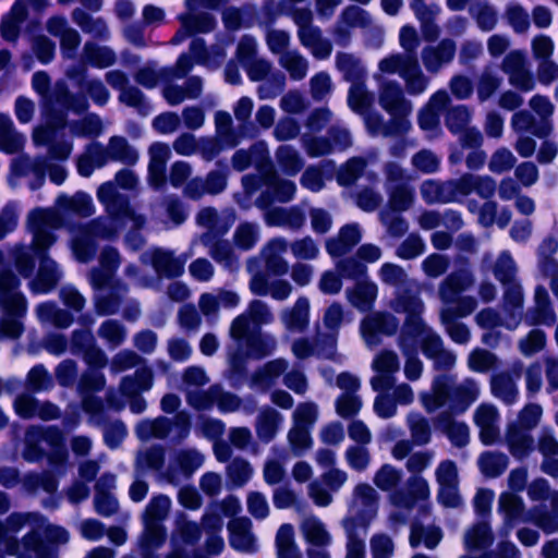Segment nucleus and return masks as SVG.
I'll return each mask as SVG.
<instances>
[{"label": "nucleus", "mask_w": 558, "mask_h": 558, "mask_svg": "<svg viewBox=\"0 0 558 558\" xmlns=\"http://www.w3.org/2000/svg\"><path fill=\"white\" fill-rule=\"evenodd\" d=\"M480 385L473 378L454 381L450 375L434 377L429 391L418 395L420 402L427 413H433L448 404L450 412L464 413L480 397Z\"/></svg>", "instance_id": "nucleus-5"}, {"label": "nucleus", "mask_w": 558, "mask_h": 558, "mask_svg": "<svg viewBox=\"0 0 558 558\" xmlns=\"http://www.w3.org/2000/svg\"><path fill=\"white\" fill-rule=\"evenodd\" d=\"M379 495L369 484H357L352 493V500L348 513L342 520V526L360 529L366 534L369 524L378 513Z\"/></svg>", "instance_id": "nucleus-15"}, {"label": "nucleus", "mask_w": 558, "mask_h": 558, "mask_svg": "<svg viewBox=\"0 0 558 558\" xmlns=\"http://www.w3.org/2000/svg\"><path fill=\"white\" fill-rule=\"evenodd\" d=\"M97 198L105 206L107 217H99L72 231L71 250L76 260L87 263L96 251V240H110L131 223L140 229L145 218L132 208L126 196L119 193L113 182H105L98 187Z\"/></svg>", "instance_id": "nucleus-3"}, {"label": "nucleus", "mask_w": 558, "mask_h": 558, "mask_svg": "<svg viewBox=\"0 0 558 558\" xmlns=\"http://www.w3.org/2000/svg\"><path fill=\"white\" fill-rule=\"evenodd\" d=\"M242 185L248 196L255 193L262 185L266 186V191L255 202L256 206L260 209H266L275 201L280 203L291 201L296 191L294 182L280 178L271 163L260 178L253 174L244 175L242 178Z\"/></svg>", "instance_id": "nucleus-11"}, {"label": "nucleus", "mask_w": 558, "mask_h": 558, "mask_svg": "<svg viewBox=\"0 0 558 558\" xmlns=\"http://www.w3.org/2000/svg\"><path fill=\"white\" fill-rule=\"evenodd\" d=\"M230 532V545L239 551L254 553L257 543L252 533V522L247 518L233 519L228 524Z\"/></svg>", "instance_id": "nucleus-41"}, {"label": "nucleus", "mask_w": 558, "mask_h": 558, "mask_svg": "<svg viewBox=\"0 0 558 558\" xmlns=\"http://www.w3.org/2000/svg\"><path fill=\"white\" fill-rule=\"evenodd\" d=\"M505 442L510 453L519 460L526 458L534 448V440L529 430L519 427L517 423L508 425Z\"/></svg>", "instance_id": "nucleus-47"}, {"label": "nucleus", "mask_w": 558, "mask_h": 558, "mask_svg": "<svg viewBox=\"0 0 558 558\" xmlns=\"http://www.w3.org/2000/svg\"><path fill=\"white\" fill-rule=\"evenodd\" d=\"M15 413L23 418L39 417L44 421L58 418L60 411L50 402H39L33 396L24 393L14 401Z\"/></svg>", "instance_id": "nucleus-35"}, {"label": "nucleus", "mask_w": 558, "mask_h": 558, "mask_svg": "<svg viewBox=\"0 0 558 558\" xmlns=\"http://www.w3.org/2000/svg\"><path fill=\"white\" fill-rule=\"evenodd\" d=\"M456 50V43L449 38L440 40L437 45L424 47L421 51V60L425 70L430 74L438 73L453 60Z\"/></svg>", "instance_id": "nucleus-30"}, {"label": "nucleus", "mask_w": 558, "mask_h": 558, "mask_svg": "<svg viewBox=\"0 0 558 558\" xmlns=\"http://www.w3.org/2000/svg\"><path fill=\"white\" fill-rule=\"evenodd\" d=\"M345 319L343 306L339 303L329 305L324 314V325L330 330L329 335L323 336L324 341L328 343V351L323 352L324 355L332 357L336 352L337 335L340 326Z\"/></svg>", "instance_id": "nucleus-50"}, {"label": "nucleus", "mask_w": 558, "mask_h": 558, "mask_svg": "<svg viewBox=\"0 0 558 558\" xmlns=\"http://www.w3.org/2000/svg\"><path fill=\"white\" fill-rule=\"evenodd\" d=\"M464 548L466 550L483 549L492 545L493 533L486 520L473 524L464 533Z\"/></svg>", "instance_id": "nucleus-59"}, {"label": "nucleus", "mask_w": 558, "mask_h": 558, "mask_svg": "<svg viewBox=\"0 0 558 558\" xmlns=\"http://www.w3.org/2000/svg\"><path fill=\"white\" fill-rule=\"evenodd\" d=\"M475 425L480 429V439L486 445H493L499 438L500 414L492 403H481L473 415Z\"/></svg>", "instance_id": "nucleus-32"}, {"label": "nucleus", "mask_w": 558, "mask_h": 558, "mask_svg": "<svg viewBox=\"0 0 558 558\" xmlns=\"http://www.w3.org/2000/svg\"><path fill=\"white\" fill-rule=\"evenodd\" d=\"M284 418L277 410L265 407L258 412L255 422V432L262 442H270L280 430Z\"/></svg>", "instance_id": "nucleus-46"}, {"label": "nucleus", "mask_w": 558, "mask_h": 558, "mask_svg": "<svg viewBox=\"0 0 558 558\" xmlns=\"http://www.w3.org/2000/svg\"><path fill=\"white\" fill-rule=\"evenodd\" d=\"M524 504L520 497L512 493H502L499 497V511L505 517V533L509 534L515 521L521 519Z\"/></svg>", "instance_id": "nucleus-62"}, {"label": "nucleus", "mask_w": 558, "mask_h": 558, "mask_svg": "<svg viewBox=\"0 0 558 558\" xmlns=\"http://www.w3.org/2000/svg\"><path fill=\"white\" fill-rule=\"evenodd\" d=\"M26 138L14 129L10 116L0 113V148L5 153H16L24 147Z\"/></svg>", "instance_id": "nucleus-58"}, {"label": "nucleus", "mask_w": 558, "mask_h": 558, "mask_svg": "<svg viewBox=\"0 0 558 558\" xmlns=\"http://www.w3.org/2000/svg\"><path fill=\"white\" fill-rule=\"evenodd\" d=\"M362 239V231L359 225L349 223L343 226L336 238L326 242V251L332 257H339L348 253Z\"/></svg>", "instance_id": "nucleus-43"}, {"label": "nucleus", "mask_w": 558, "mask_h": 558, "mask_svg": "<svg viewBox=\"0 0 558 558\" xmlns=\"http://www.w3.org/2000/svg\"><path fill=\"white\" fill-rule=\"evenodd\" d=\"M449 101L448 93L440 89L432 95L427 105L420 111L418 125L429 138L437 136L440 132L439 112L447 107Z\"/></svg>", "instance_id": "nucleus-31"}, {"label": "nucleus", "mask_w": 558, "mask_h": 558, "mask_svg": "<svg viewBox=\"0 0 558 558\" xmlns=\"http://www.w3.org/2000/svg\"><path fill=\"white\" fill-rule=\"evenodd\" d=\"M407 489L408 494L402 490L391 493L389 501L396 507L409 509L413 507L415 501L427 500L430 495L427 481L420 475L409 477Z\"/></svg>", "instance_id": "nucleus-37"}, {"label": "nucleus", "mask_w": 558, "mask_h": 558, "mask_svg": "<svg viewBox=\"0 0 558 558\" xmlns=\"http://www.w3.org/2000/svg\"><path fill=\"white\" fill-rule=\"evenodd\" d=\"M556 318L547 290L544 287H537L534 293V306L524 315L525 324L529 326H551Z\"/></svg>", "instance_id": "nucleus-36"}, {"label": "nucleus", "mask_w": 558, "mask_h": 558, "mask_svg": "<svg viewBox=\"0 0 558 558\" xmlns=\"http://www.w3.org/2000/svg\"><path fill=\"white\" fill-rule=\"evenodd\" d=\"M275 317L269 305L260 300H253L246 310L238 315L230 325L229 337L240 338L251 329V323L256 326L269 325Z\"/></svg>", "instance_id": "nucleus-22"}, {"label": "nucleus", "mask_w": 558, "mask_h": 558, "mask_svg": "<svg viewBox=\"0 0 558 558\" xmlns=\"http://www.w3.org/2000/svg\"><path fill=\"white\" fill-rule=\"evenodd\" d=\"M250 290L259 296L270 295L276 301H284L292 293V286L283 279L268 281L265 275L256 272L250 280Z\"/></svg>", "instance_id": "nucleus-38"}, {"label": "nucleus", "mask_w": 558, "mask_h": 558, "mask_svg": "<svg viewBox=\"0 0 558 558\" xmlns=\"http://www.w3.org/2000/svg\"><path fill=\"white\" fill-rule=\"evenodd\" d=\"M417 323L415 330L424 355L434 361L437 369L452 368L456 364V355L442 348L440 337L424 324L421 316H417Z\"/></svg>", "instance_id": "nucleus-21"}, {"label": "nucleus", "mask_w": 558, "mask_h": 558, "mask_svg": "<svg viewBox=\"0 0 558 558\" xmlns=\"http://www.w3.org/2000/svg\"><path fill=\"white\" fill-rule=\"evenodd\" d=\"M270 163L269 149L265 141L254 143L248 149L236 150L231 158V165L234 170L242 172L251 165H254L259 178L269 168Z\"/></svg>", "instance_id": "nucleus-28"}, {"label": "nucleus", "mask_w": 558, "mask_h": 558, "mask_svg": "<svg viewBox=\"0 0 558 558\" xmlns=\"http://www.w3.org/2000/svg\"><path fill=\"white\" fill-rule=\"evenodd\" d=\"M190 53L194 58L195 63L208 69L219 66L226 56L225 49L221 46L214 45L208 49L202 38H194L192 40Z\"/></svg>", "instance_id": "nucleus-52"}, {"label": "nucleus", "mask_w": 558, "mask_h": 558, "mask_svg": "<svg viewBox=\"0 0 558 558\" xmlns=\"http://www.w3.org/2000/svg\"><path fill=\"white\" fill-rule=\"evenodd\" d=\"M388 75V72L378 69L373 75L378 85L379 105L390 117L409 119L412 104L404 97L401 85L395 80H389Z\"/></svg>", "instance_id": "nucleus-19"}, {"label": "nucleus", "mask_w": 558, "mask_h": 558, "mask_svg": "<svg viewBox=\"0 0 558 558\" xmlns=\"http://www.w3.org/2000/svg\"><path fill=\"white\" fill-rule=\"evenodd\" d=\"M26 17V5L21 0L15 1L11 11L3 16L0 25L1 36L8 41H14L19 36L21 23Z\"/></svg>", "instance_id": "nucleus-60"}, {"label": "nucleus", "mask_w": 558, "mask_h": 558, "mask_svg": "<svg viewBox=\"0 0 558 558\" xmlns=\"http://www.w3.org/2000/svg\"><path fill=\"white\" fill-rule=\"evenodd\" d=\"M279 169L287 175H296L304 166L300 153L291 145H280L275 153Z\"/></svg>", "instance_id": "nucleus-61"}, {"label": "nucleus", "mask_w": 558, "mask_h": 558, "mask_svg": "<svg viewBox=\"0 0 558 558\" xmlns=\"http://www.w3.org/2000/svg\"><path fill=\"white\" fill-rule=\"evenodd\" d=\"M264 219L267 226L298 230L304 225V215L298 207L272 208L266 210Z\"/></svg>", "instance_id": "nucleus-49"}, {"label": "nucleus", "mask_w": 558, "mask_h": 558, "mask_svg": "<svg viewBox=\"0 0 558 558\" xmlns=\"http://www.w3.org/2000/svg\"><path fill=\"white\" fill-rule=\"evenodd\" d=\"M44 531L49 542L64 544L69 533L61 526L47 524L36 512H13L0 520V545L16 558H56V550L39 539Z\"/></svg>", "instance_id": "nucleus-4"}, {"label": "nucleus", "mask_w": 558, "mask_h": 558, "mask_svg": "<svg viewBox=\"0 0 558 558\" xmlns=\"http://www.w3.org/2000/svg\"><path fill=\"white\" fill-rule=\"evenodd\" d=\"M85 362L93 368L83 374L78 384V390L82 395V404L85 412L97 414L101 410V401L89 397L92 392L100 391L106 385L105 376L101 372L94 368H102L107 364V357L102 350L92 344L83 352Z\"/></svg>", "instance_id": "nucleus-14"}, {"label": "nucleus", "mask_w": 558, "mask_h": 558, "mask_svg": "<svg viewBox=\"0 0 558 558\" xmlns=\"http://www.w3.org/2000/svg\"><path fill=\"white\" fill-rule=\"evenodd\" d=\"M193 68L191 58L189 54H181L174 66L165 69L161 72L156 70V63L149 62L141 68L134 75L135 81L146 87L154 88L161 76H170L181 78L185 76Z\"/></svg>", "instance_id": "nucleus-26"}, {"label": "nucleus", "mask_w": 558, "mask_h": 558, "mask_svg": "<svg viewBox=\"0 0 558 558\" xmlns=\"http://www.w3.org/2000/svg\"><path fill=\"white\" fill-rule=\"evenodd\" d=\"M502 72L508 75L509 83L522 92L534 88V81L527 68L526 53L522 50H511L502 59L500 65Z\"/></svg>", "instance_id": "nucleus-23"}, {"label": "nucleus", "mask_w": 558, "mask_h": 558, "mask_svg": "<svg viewBox=\"0 0 558 558\" xmlns=\"http://www.w3.org/2000/svg\"><path fill=\"white\" fill-rule=\"evenodd\" d=\"M19 284L11 271L0 270V338L17 339L24 331L22 319L27 313V301Z\"/></svg>", "instance_id": "nucleus-9"}, {"label": "nucleus", "mask_w": 558, "mask_h": 558, "mask_svg": "<svg viewBox=\"0 0 558 558\" xmlns=\"http://www.w3.org/2000/svg\"><path fill=\"white\" fill-rule=\"evenodd\" d=\"M436 429L444 433L456 447H464L470 441V428L464 422L456 421L452 412H441L434 420Z\"/></svg>", "instance_id": "nucleus-40"}, {"label": "nucleus", "mask_w": 558, "mask_h": 558, "mask_svg": "<svg viewBox=\"0 0 558 558\" xmlns=\"http://www.w3.org/2000/svg\"><path fill=\"white\" fill-rule=\"evenodd\" d=\"M120 264L119 252L111 246H107L100 252L99 266L93 268L89 272V282L96 290L95 307L99 315L114 314L120 307L125 288L119 287L113 290L111 286Z\"/></svg>", "instance_id": "nucleus-7"}, {"label": "nucleus", "mask_w": 558, "mask_h": 558, "mask_svg": "<svg viewBox=\"0 0 558 558\" xmlns=\"http://www.w3.org/2000/svg\"><path fill=\"white\" fill-rule=\"evenodd\" d=\"M348 302L360 312L373 308L378 295V287L371 280H361L352 288L345 290Z\"/></svg>", "instance_id": "nucleus-44"}, {"label": "nucleus", "mask_w": 558, "mask_h": 558, "mask_svg": "<svg viewBox=\"0 0 558 558\" xmlns=\"http://www.w3.org/2000/svg\"><path fill=\"white\" fill-rule=\"evenodd\" d=\"M511 125L515 132H531L539 138L547 137L553 131L550 120L536 122L534 117L525 110L518 111L512 116Z\"/></svg>", "instance_id": "nucleus-55"}, {"label": "nucleus", "mask_w": 558, "mask_h": 558, "mask_svg": "<svg viewBox=\"0 0 558 558\" xmlns=\"http://www.w3.org/2000/svg\"><path fill=\"white\" fill-rule=\"evenodd\" d=\"M68 126L74 136H98L102 123L98 116L87 114L82 120L66 122L64 119H50L34 129L33 141L36 146H48V156L31 159L23 156L12 162V171L17 175H34L29 183L32 190L39 189L45 182L46 173L52 183L60 185L66 179L63 166L73 149V144L62 137L61 132Z\"/></svg>", "instance_id": "nucleus-2"}, {"label": "nucleus", "mask_w": 558, "mask_h": 558, "mask_svg": "<svg viewBox=\"0 0 558 558\" xmlns=\"http://www.w3.org/2000/svg\"><path fill=\"white\" fill-rule=\"evenodd\" d=\"M215 405L222 414L241 411L246 415H251L255 412L256 401L251 397L246 399H241L239 396L230 391L223 390V388L220 385H218Z\"/></svg>", "instance_id": "nucleus-51"}, {"label": "nucleus", "mask_w": 558, "mask_h": 558, "mask_svg": "<svg viewBox=\"0 0 558 558\" xmlns=\"http://www.w3.org/2000/svg\"><path fill=\"white\" fill-rule=\"evenodd\" d=\"M35 314L41 325H49L56 328L65 329L71 326L73 322L72 315L60 308L53 302H43L35 308Z\"/></svg>", "instance_id": "nucleus-53"}, {"label": "nucleus", "mask_w": 558, "mask_h": 558, "mask_svg": "<svg viewBox=\"0 0 558 558\" xmlns=\"http://www.w3.org/2000/svg\"><path fill=\"white\" fill-rule=\"evenodd\" d=\"M390 307L396 313H403L407 319L400 336V348L405 356L404 375L410 381H416L421 378L423 373V362L417 357V349L420 340L416 336L417 316H421L424 311V304L420 296L397 293Z\"/></svg>", "instance_id": "nucleus-6"}, {"label": "nucleus", "mask_w": 558, "mask_h": 558, "mask_svg": "<svg viewBox=\"0 0 558 558\" xmlns=\"http://www.w3.org/2000/svg\"><path fill=\"white\" fill-rule=\"evenodd\" d=\"M143 264L151 265L160 277H178L183 272L184 262L172 252L155 247L142 254Z\"/></svg>", "instance_id": "nucleus-33"}, {"label": "nucleus", "mask_w": 558, "mask_h": 558, "mask_svg": "<svg viewBox=\"0 0 558 558\" xmlns=\"http://www.w3.org/2000/svg\"><path fill=\"white\" fill-rule=\"evenodd\" d=\"M399 326V320L391 314L374 312L367 315L360 326L361 335L368 348L379 344L381 335H392Z\"/></svg>", "instance_id": "nucleus-24"}, {"label": "nucleus", "mask_w": 558, "mask_h": 558, "mask_svg": "<svg viewBox=\"0 0 558 558\" xmlns=\"http://www.w3.org/2000/svg\"><path fill=\"white\" fill-rule=\"evenodd\" d=\"M301 44L307 48L317 59H326L330 56L332 47L328 39L323 38L318 27L312 26L298 32Z\"/></svg>", "instance_id": "nucleus-56"}, {"label": "nucleus", "mask_w": 558, "mask_h": 558, "mask_svg": "<svg viewBox=\"0 0 558 558\" xmlns=\"http://www.w3.org/2000/svg\"><path fill=\"white\" fill-rule=\"evenodd\" d=\"M114 51L107 46H98L95 43L87 41L83 48V60L92 66L105 69L116 62Z\"/></svg>", "instance_id": "nucleus-63"}, {"label": "nucleus", "mask_w": 558, "mask_h": 558, "mask_svg": "<svg viewBox=\"0 0 558 558\" xmlns=\"http://www.w3.org/2000/svg\"><path fill=\"white\" fill-rule=\"evenodd\" d=\"M474 276L469 267H461L450 272L439 284L438 294L446 307H454L459 317L470 315L476 307L473 296H461V293L474 284Z\"/></svg>", "instance_id": "nucleus-13"}, {"label": "nucleus", "mask_w": 558, "mask_h": 558, "mask_svg": "<svg viewBox=\"0 0 558 558\" xmlns=\"http://www.w3.org/2000/svg\"><path fill=\"white\" fill-rule=\"evenodd\" d=\"M230 339L233 342L228 347L229 369L225 376L232 387L238 388L247 360L262 359L271 354L277 348V340L270 333L251 329L243 337Z\"/></svg>", "instance_id": "nucleus-8"}, {"label": "nucleus", "mask_w": 558, "mask_h": 558, "mask_svg": "<svg viewBox=\"0 0 558 558\" xmlns=\"http://www.w3.org/2000/svg\"><path fill=\"white\" fill-rule=\"evenodd\" d=\"M288 460V454L284 449L272 447L270 456L266 459L263 476L268 485L280 483L286 474L284 464Z\"/></svg>", "instance_id": "nucleus-57"}, {"label": "nucleus", "mask_w": 558, "mask_h": 558, "mask_svg": "<svg viewBox=\"0 0 558 558\" xmlns=\"http://www.w3.org/2000/svg\"><path fill=\"white\" fill-rule=\"evenodd\" d=\"M338 70L345 81L351 83L348 94V105L356 113H362L371 104L373 95L365 86L367 71L363 62L351 53H338L336 56Z\"/></svg>", "instance_id": "nucleus-12"}, {"label": "nucleus", "mask_w": 558, "mask_h": 558, "mask_svg": "<svg viewBox=\"0 0 558 558\" xmlns=\"http://www.w3.org/2000/svg\"><path fill=\"white\" fill-rule=\"evenodd\" d=\"M62 214H74L89 217L95 213L93 198L84 192L74 195L60 194L56 199V208H36L29 213L27 225L33 233L31 246H16L12 252L15 266L23 277H29L39 262L37 277L29 282L32 292L45 294L50 292L62 277L58 264L47 255V250L56 242L52 231L62 225Z\"/></svg>", "instance_id": "nucleus-1"}, {"label": "nucleus", "mask_w": 558, "mask_h": 558, "mask_svg": "<svg viewBox=\"0 0 558 558\" xmlns=\"http://www.w3.org/2000/svg\"><path fill=\"white\" fill-rule=\"evenodd\" d=\"M23 458L28 462H37L46 458L50 466H63L68 460V451L62 432L56 426H33L25 435Z\"/></svg>", "instance_id": "nucleus-10"}, {"label": "nucleus", "mask_w": 558, "mask_h": 558, "mask_svg": "<svg viewBox=\"0 0 558 558\" xmlns=\"http://www.w3.org/2000/svg\"><path fill=\"white\" fill-rule=\"evenodd\" d=\"M190 430V415L184 411L177 413L173 418L158 416L143 420L135 427V433L142 440L165 439L171 435L173 440L182 441L187 438Z\"/></svg>", "instance_id": "nucleus-17"}, {"label": "nucleus", "mask_w": 558, "mask_h": 558, "mask_svg": "<svg viewBox=\"0 0 558 558\" xmlns=\"http://www.w3.org/2000/svg\"><path fill=\"white\" fill-rule=\"evenodd\" d=\"M512 374L501 372L490 378L492 395L506 405H512L519 400V388L517 381L521 377L522 363L515 362L512 365Z\"/></svg>", "instance_id": "nucleus-27"}, {"label": "nucleus", "mask_w": 558, "mask_h": 558, "mask_svg": "<svg viewBox=\"0 0 558 558\" xmlns=\"http://www.w3.org/2000/svg\"><path fill=\"white\" fill-rule=\"evenodd\" d=\"M399 368V357L395 352L384 350L377 353L372 362V369L375 372L371 378L372 388L378 392L390 389Z\"/></svg>", "instance_id": "nucleus-25"}, {"label": "nucleus", "mask_w": 558, "mask_h": 558, "mask_svg": "<svg viewBox=\"0 0 558 558\" xmlns=\"http://www.w3.org/2000/svg\"><path fill=\"white\" fill-rule=\"evenodd\" d=\"M202 536L201 524L190 521L186 515L181 513L175 519V526L171 534V546H186L196 544Z\"/></svg>", "instance_id": "nucleus-54"}, {"label": "nucleus", "mask_w": 558, "mask_h": 558, "mask_svg": "<svg viewBox=\"0 0 558 558\" xmlns=\"http://www.w3.org/2000/svg\"><path fill=\"white\" fill-rule=\"evenodd\" d=\"M378 70L388 74H398L404 82L407 93L411 96L423 94L429 84V78L423 73L413 56L389 54L378 62Z\"/></svg>", "instance_id": "nucleus-16"}, {"label": "nucleus", "mask_w": 558, "mask_h": 558, "mask_svg": "<svg viewBox=\"0 0 558 558\" xmlns=\"http://www.w3.org/2000/svg\"><path fill=\"white\" fill-rule=\"evenodd\" d=\"M210 233H204L201 242L208 247L209 255L223 268L229 271H235L239 268V259L231 245L227 241H221Z\"/></svg>", "instance_id": "nucleus-42"}, {"label": "nucleus", "mask_w": 558, "mask_h": 558, "mask_svg": "<svg viewBox=\"0 0 558 558\" xmlns=\"http://www.w3.org/2000/svg\"><path fill=\"white\" fill-rule=\"evenodd\" d=\"M205 461L204 454L195 448H180L174 450L165 470L163 477L172 484L191 477Z\"/></svg>", "instance_id": "nucleus-20"}, {"label": "nucleus", "mask_w": 558, "mask_h": 558, "mask_svg": "<svg viewBox=\"0 0 558 558\" xmlns=\"http://www.w3.org/2000/svg\"><path fill=\"white\" fill-rule=\"evenodd\" d=\"M288 362L284 359H275L266 363L255 372L250 379L252 389L266 391L272 387L279 376L287 369Z\"/></svg>", "instance_id": "nucleus-48"}, {"label": "nucleus", "mask_w": 558, "mask_h": 558, "mask_svg": "<svg viewBox=\"0 0 558 558\" xmlns=\"http://www.w3.org/2000/svg\"><path fill=\"white\" fill-rule=\"evenodd\" d=\"M148 181L156 189L165 183L166 163L171 158L170 146L166 143L156 142L148 149Z\"/></svg>", "instance_id": "nucleus-39"}, {"label": "nucleus", "mask_w": 558, "mask_h": 558, "mask_svg": "<svg viewBox=\"0 0 558 558\" xmlns=\"http://www.w3.org/2000/svg\"><path fill=\"white\" fill-rule=\"evenodd\" d=\"M509 464L508 457L502 452L485 451L477 460L480 471L486 477H498Z\"/></svg>", "instance_id": "nucleus-64"}, {"label": "nucleus", "mask_w": 558, "mask_h": 558, "mask_svg": "<svg viewBox=\"0 0 558 558\" xmlns=\"http://www.w3.org/2000/svg\"><path fill=\"white\" fill-rule=\"evenodd\" d=\"M288 246V241L281 236L274 238L264 244L259 255L269 274L283 276L288 272L289 264L283 257Z\"/></svg>", "instance_id": "nucleus-34"}, {"label": "nucleus", "mask_w": 558, "mask_h": 558, "mask_svg": "<svg viewBox=\"0 0 558 558\" xmlns=\"http://www.w3.org/2000/svg\"><path fill=\"white\" fill-rule=\"evenodd\" d=\"M310 300L306 296H300L292 307L284 308L280 314V318L286 329L303 332L310 323Z\"/></svg>", "instance_id": "nucleus-45"}, {"label": "nucleus", "mask_w": 558, "mask_h": 558, "mask_svg": "<svg viewBox=\"0 0 558 558\" xmlns=\"http://www.w3.org/2000/svg\"><path fill=\"white\" fill-rule=\"evenodd\" d=\"M371 106L372 104L361 113L364 116V123L371 135H403L411 130L412 125L409 119L390 117L389 122H385L379 113L368 111Z\"/></svg>", "instance_id": "nucleus-29"}, {"label": "nucleus", "mask_w": 558, "mask_h": 558, "mask_svg": "<svg viewBox=\"0 0 558 558\" xmlns=\"http://www.w3.org/2000/svg\"><path fill=\"white\" fill-rule=\"evenodd\" d=\"M225 0H186L190 12L179 15L180 29L171 39L172 45H179L187 37L197 33H209L216 26L215 17L207 12H197L196 7L217 9Z\"/></svg>", "instance_id": "nucleus-18"}]
</instances>
